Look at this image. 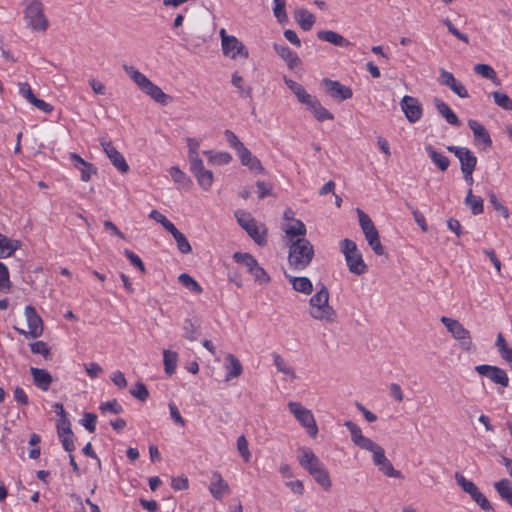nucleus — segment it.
<instances>
[{
    "label": "nucleus",
    "instance_id": "nucleus-1",
    "mask_svg": "<svg viewBox=\"0 0 512 512\" xmlns=\"http://www.w3.org/2000/svg\"><path fill=\"white\" fill-rule=\"evenodd\" d=\"M317 286L319 289L309 299V315L315 320L333 323L336 321L337 313L329 304V290L324 284Z\"/></svg>",
    "mask_w": 512,
    "mask_h": 512
},
{
    "label": "nucleus",
    "instance_id": "nucleus-2",
    "mask_svg": "<svg viewBox=\"0 0 512 512\" xmlns=\"http://www.w3.org/2000/svg\"><path fill=\"white\" fill-rule=\"evenodd\" d=\"M314 257V248L306 238L290 239L288 263L296 270L305 269Z\"/></svg>",
    "mask_w": 512,
    "mask_h": 512
},
{
    "label": "nucleus",
    "instance_id": "nucleus-3",
    "mask_svg": "<svg viewBox=\"0 0 512 512\" xmlns=\"http://www.w3.org/2000/svg\"><path fill=\"white\" fill-rule=\"evenodd\" d=\"M341 252L349 271L355 275H363L368 271V266L364 262L361 252L358 250L354 241L345 238L340 245Z\"/></svg>",
    "mask_w": 512,
    "mask_h": 512
},
{
    "label": "nucleus",
    "instance_id": "nucleus-4",
    "mask_svg": "<svg viewBox=\"0 0 512 512\" xmlns=\"http://www.w3.org/2000/svg\"><path fill=\"white\" fill-rule=\"evenodd\" d=\"M359 225L365 235V238L374 251V253L378 256H382L385 254V249L380 241L379 232L376 229L371 218L361 209H357Z\"/></svg>",
    "mask_w": 512,
    "mask_h": 512
},
{
    "label": "nucleus",
    "instance_id": "nucleus-5",
    "mask_svg": "<svg viewBox=\"0 0 512 512\" xmlns=\"http://www.w3.org/2000/svg\"><path fill=\"white\" fill-rule=\"evenodd\" d=\"M440 321L446 327L447 331L451 333L452 337L459 342V346L462 350L466 352L475 350L470 331L467 330L458 320L442 316Z\"/></svg>",
    "mask_w": 512,
    "mask_h": 512
},
{
    "label": "nucleus",
    "instance_id": "nucleus-6",
    "mask_svg": "<svg viewBox=\"0 0 512 512\" xmlns=\"http://www.w3.org/2000/svg\"><path fill=\"white\" fill-rule=\"evenodd\" d=\"M27 26L34 31L44 32L48 27V20L43 12V4L40 0H32L24 11Z\"/></svg>",
    "mask_w": 512,
    "mask_h": 512
},
{
    "label": "nucleus",
    "instance_id": "nucleus-7",
    "mask_svg": "<svg viewBox=\"0 0 512 512\" xmlns=\"http://www.w3.org/2000/svg\"><path fill=\"white\" fill-rule=\"evenodd\" d=\"M288 408L297 421L306 429L309 436L315 438L318 434V426L312 412L298 402H289Z\"/></svg>",
    "mask_w": 512,
    "mask_h": 512
},
{
    "label": "nucleus",
    "instance_id": "nucleus-8",
    "mask_svg": "<svg viewBox=\"0 0 512 512\" xmlns=\"http://www.w3.org/2000/svg\"><path fill=\"white\" fill-rule=\"evenodd\" d=\"M25 317L27 320V325H28L29 331L15 328L17 330V332L21 335H24L26 338L40 337L43 333V321L33 306L27 305L25 307Z\"/></svg>",
    "mask_w": 512,
    "mask_h": 512
},
{
    "label": "nucleus",
    "instance_id": "nucleus-9",
    "mask_svg": "<svg viewBox=\"0 0 512 512\" xmlns=\"http://www.w3.org/2000/svg\"><path fill=\"white\" fill-rule=\"evenodd\" d=\"M321 86L324 87L326 93L337 102L350 99L353 95L350 87L343 85L337 80L324 78L321 81Z\"/></svg>",
    "mask_w": 512,
    "mask_h": 512
},
{
    "label": "nucleus",
    "instance_id": "nucleus-10",
    "mask_svg": "<svg viewBox=\"0 0 512 512\" xmlns=\"http://www.w3.org/2000/svg\"><path fill=\"white\" fill-rule=\"evenodd\" d=\"M475 371L502 387H508L509 385V377L506 371L500 367L481 364L475 367Z\"/></svg>",
    "mask_w": 512,
    "mask_h": 512
},
{
    "label": "nucleus",
    "instance_id": "nucleus-11",
    "mask_svg": "<svg viewBox=\"0 0 512 512\" xmlns=\"http://www.w3.org/2000/svg\"><path fill=\"white\" fill-rule=\"evenodd\" d=\"M447 150L453 153L459 159L461 172H470L475 170L477 165V157L470 149L466 147L451 145L447 146Z\"/></svg>",
    "mask_w": 512,
    "mask_h": 512
},
{
    "label": "nucleus",
    "instance_id": "nucleus-12",
    "mask_svg": "<svg viewBox=\"0 0 512 512\" xmlns=\"http://www.w3.org/2000/svg\"><path fill=\"white\" fill-rule=\"evenodd\" d=\"M401 109L410 123L418 122L423 115V108L420 101L412 96L405 95L401 102Z\"/></svg>",
    "mask_w": 512,
    "mask_h": 512
},
{
    "label": "nucleus",
    "instance_id": "nucleus-13",
    "mask_svg": "<svg viewBox=\"0 0 512 512\" xmlns=\"http://www.w3.org/2000/svg\"><path fill=\"white\" fill-rule=\"evenodd\" d=\"M438 82L440 85L451 89L460 98L469 97V93L464 85L459 80H457L451 72L446 71L443 68L440 69Z\"/></svg>",
    "mask_w": 512,
    "mask_h": 512
},
{
    "label": "nucleus",
    "instance_id": "nucleus-14",
    "mask_svg": "<svg viewBox=\"0 0 512 512\" xmlns=\"http://www.w3.org/2000/svg\"><path fill=\"white\" fill-rule=\"evenodd\" d=\"M223 54L231 59L249 57V52L244 44L239 41L235 36L231 38H225L224 44L222 45Z\"/></svg>",
    "mask_w": 512,
    "mask_h": 512
},
{
    "label": "nucleus",
    "instance_id": "nucleus-15",
    "mask_svg": "<svg viewBox=\"0 0 512 512\" xmlns=\"http://www.w3.org/2000/svg\"><path fill=\"white\" fill-rule=\"evenodd\" d=\"M299 451H300V454L298 455L299 464L310 475L324 466V464L320 461V459L315 455V453L310 448L302 447Z\"/></svg>",
    "mask_w": 512,
    "mask_h": 512
},
{
    "label": "nucleus",
    "instance_id": "nucleus-16",
    "mask_svg": "<svg viewBox=\"0 0 512 512\" xmlns=\"http://www.w3.org/2000/svg\"><path fill=\"white\" fill-rule=\"evenodd\" d=\"M373 462L386 476L394 478L402 477L401 472L396 470L392 463L387 459L385 451L381 446L373 452Z\"/></svg>",
    "mask_w": 512,
    "mask_h": 512
},
{
    "label": "nucleus",
    "instance_id": "nucleus-17",
    "mask_svg": "<svg viewBox=\"0 0 512 512\" xmlns=\"http://www.w3.org/2000/svg\"><path fill=\"white\" fill-rule=\"evenodd\" d=\"M101 145L111 163L121 172L127 173L129 165L123 155L113 146L111 141L102 140Z\"/></svg>",
    "mask_w": 512,
    "mask_h": 512
},
{
    "label": "nucleus",
    "instance_id": "nucleus-18",
    "mask_svg": "<svg viewBox=\"0 0 512 512\" xmlns=\"http://www.w3.org/2000/svg\"><path fill=\"white\" fill-rule=\"evenodd\" d=\"M237 221L247 234L255 241V243L258 245H263L265 243V238L260 234L255 220L249 214L242 213V216H237Z\"/></svg>",
    "mask_w": 512,
    "mask_h": 512
},
{
    "label": "nucleus",
    "instance_id": "nucleus-19",
    "mask_svg": "<svg viewBox=\"0 0 512 512\" xmlns=\"http://www.w3.org/2000/svg\"><path fill=\"white\" fill-rule=\"evenodd\" d=\"M190 171L197 179L199 186L207 191L210 189L213 183V173L211 170L205 169L203 161L200 163H194L190 165Z\"/></svg>",
    "mask_w": 512,
    "mask_h": 512
},
{
    "label": "nucleus",
    "instance_id": "nucleus-20",
    "mask_svg": "<svg viewBox=\"0 0 512 512\" xmlns=\"http://www.w3.org/2000/svg\"><path fill=\"white\" fill-rule=\"evenodd\" d=\"M211 495L217 499H222L224 494L230 492L228 483L222 478L221 474L217 471L213 472L211 483L209 485Z\"/></svg>",
    "mask_w": 512,
    "mask_h": 512
},
{
    "label": "nucleus",
    "instance_id": "nucleus-21",
    "mask_svg": "<svg viewBox=\"0 0 512 512\" xmlns=\"http://www.w3.org/2000/svg\"><path fill=\"white\" fill-rule=\"evenodd\" d=\"M34 385L42 391H47L53 382L52 375L46 370L36 367L30 368Z\"/></svg>",
    "mask_w": 512,
    "mask_h": 512
},
{
    "label": "nucleus",
    "instance_id": "nucleus-22",
    "mask_svg": "<svg viewBox=\"0 0 512 512\" xmlns=\"http://www.w3.org/2000/svg\"><path fill=\"white\" fill-rule=\"evenodd\" d=\"M274 50L286 62L290 70H294L301 64V60L298 55L289 47L275 43Z\"/></svg>",
    "mask_w": 512,
    "mask_h": 512
},
{
    "label": "nucleus",
    "instance_id": "nucleus-23",
    "mask_svg": "<svg viewBox=\"0 0 512 512\" xmlns=\"http://www.w3.org/2000/svg\"><path fill=\"white\" fill-rule=\"evenodd\" d=\"M468 126L473 132L476 143L483 144L485 148L492 145L490 134L481 123L476 120H469Z\"/></svg>",
    "mask_w": 512,
    "mask_h": 512
},
{
    "label": "nucleus",
    "instance_id": "nucleus-24",
    "mask_svg": "<svg viewBox=\"0 0 512 512\" xmlns=\"http://www.w3.org/2000/svg\"><path fill=\"white\" fill-rule=\"evenodd\" d=\"M433 102L439 114H441L450 125L456 127L461 125V121L448 104L437 97L434 98Z\"/></svg>",
    "mask_w": 512,
    "mask_h": 512
},
{
    "label": "nucleus",
    "instance_id": "nucleus-25",
    "mask_svg": "<svg viewBox=\"0 0 512 512\" xmlns=\"http://www.w3.org/2000/svg\"><path fill=\"white\" fill-rule=\"evenodd\" d=\"M318 39L329 42L338 47H347L351 42L339 33L332 30H321L317 33Z\"/></svg>",
    "mask_w": 512,
    "mask_h": 512
},
{
    "label": "nucleus",
    "instance_id": "nucleus-26",
    "mask_svg": "<svg viewBox=\"0 0 512 512\" xmlns=\"http://www.w3.org/2000/svg\"><path fill=\"white\" fill-rule=\"evenodd\" d=\"M285 276L289 279L290 283L292 284V287L295 291L309 295L313 291V285L312 282L308 277L300 276V277H293L285 274Z\"/></svg>",
    "mask_w": 512,
    "mask_h": 512
},
{
    "label": "nucleus",
    "instance_id": "nucleus-27",
    "mask_svg": "<svg viewBox=\"0 0 512 512\" xmlns=\"http://www.w3.org/2000/svg\"><path fill=\"white\" fill-rule=\"evenodd\" d=\"M495 490L503 501L512 506V483L509 479L504 478L493 484Z\"/></svg>",
    "mask_w": 512,
    "mask_h": 512
},
{
    "label": "nucleus",
    "instance_id": "nucleus-28",
    "mask_svg": "<svg viewBox=\"0 0 512 512\" xmlns=\"http://www.w3.org/2000/svg\"><path fill=\"white\" fill-rule=\"evenodd\" d=\"M142 91L161 105H166L171 99L169 95L165 94L160 87L152 82H150Z\"/></svg>",
    "mask_w": 512,
    "mask_h": 512
},
{
    "label": "nucleus",
    "instance_id": "nucleus-29",
    "mask_svg": "<svg viewBox=\"0 0 512 512\" xmlns=\"http://www.w3.org/2000/svg\"><path fill=\"white\" fill-rule=\"evenodd\" d=\"M226 360L229 362V364L226 366V380L229 381L240 376L242 374L243 368L239 359L235 355L229 353L226 356Z\"/></svg>",
    "mask_w": 512,
    "mask_h": 512
},
{
    "label": "nucleus",
    "instance_id": "nucleus-30",
    "mask_svg": "<svg viewBox=\"0 0 512 512\" xmlns=\"http://www.w3.org/2000/svg\"><path fill=\"white\" fill-rule=\"evenodd\" d=\"M232 257L237 264L244 266L249 274L258 264L256 258L250 253L235 252Z\"/></svg>",
    "mask_w": 512,
    "mask_h": 512
},
{
    "label": "nucleus",
    "instance_id": "nucleus-31",
    "mask_svg": "<svg viewBox=\"0 0 512 512\" xmlns=\"http://www.w3.org/2000/svg\"><path fill=\"white\" fill-rule=\"evenodd\" d=\"M427 154L429 155L432 162L441 170L446 171L450 165L449 159L443 154L439 153L434 149L432 145L425 147Z\"/></svg>",
    "mask_w": 512,
    "mask_h": 512
},
{
    "label": "nucleus",
    "instance_id": "nucleus-32",
    "mask_svg": "<svg viewBox=\"0 0 512 512\" xmlns=\"http://www.w3.org/2000/svg\"><path fill=\"white\" fill-rule=\"evenodd\" d=\"M295 19L304 31H309L315 23V16L306 9L295 12Z\"/></svg>",
    "mask_w": 512,
    "mask_h": 512
},
{
    "label": "nucleus",
    "instance_id": "nucleus-33",
    "mask_svg": "<svg viewBox=\"0 0 512 512\" xmlns=\"http://www.w3.org/2000/svg\"><path fill=\"white\" fill-rule=\"evenodd\" d=\"M20 241L10 240L0 233V257H9L20 247Z\"/></svg>",
    "mask_w": 512,
    "mask_h": 512
},
{
    "label": "nucleus",
    "instance_id": "nucleus-34",
    "mask_svg": "<svg viewBox=\"0 0 512 512\" xmlns=\"http://www.w3.org/2000/svg\"><path fill=\"white\" fill-rule=\"evenodd\" d=\"M465 204L470 207L473 215H479L484 211L483 199L479 196H475L472 193V189H469L465 197Z\"/></svg>",
    "mask_w": 512,
    "mask_h": 512
},
{
    "label": "nucleus",
    "instance_id": "nucleus-35",
    "mask_svg": "<svg viewBox=\"0 0 512 512\" xmlns=\"http://www.w3.org/2000/svg\"><path fill=\"white\" fill-rule=\"evenodd\" d=\"M284 231L289 239H293V237L304 238L307 232L305 224L298 219L293 220V223L288 225Z\"/></svg>",
    "mask_w": 512,
    "mask_h": 512
},
{
    "label": "nucleus",
    "instance_id": "nucleus-36",
    "mask_svg": "<svg viewBox=\"0 0 512 512\" xmlns=\"http://www.w3.org/2000/svg\"><path fill=\"white\" fill-rule=\"evenodd\" d=\"M178 354L174 351L165 349L163 351L164 370L168 375H172L176 371Z\"/></svg>",
    "mask_w": 512,
    "mask_h": 512
},
{
    "label": "nucleus",
    "instance_id": "nucleus-37",
    "mask_svg": "<svg viewBox=\"0 0 512 512\" xmlns=\"http://www.w3.org/2000/svg\"><path fill=\"white\" fill-rule=\"evenodd\" d=\"M473 69L476 74L491 80L496 85H500V80L497 78L495 70L490 65L476 64Z\"/></svg>",
    "mask_w": 512,
    "mask_h": 512
},
{
    "label": "nucleus",
    "instance_id": "nucleus-38",
    "mask_svg": "<svg viewBox=\"0 0 512 512\" xmlns=\"http://www.w3.org/2000/svg\"><path fill=\"white\" fill-rule=\"evenodd\" d=\"M199 328L198 320L185 319L183 323L184 337L190 341L196 340L199 335Z\"/></svg>",
    "mask_w": 512,
    "mask_h": 512
},
{
    "label": "nucleus",
    "instance_id": "nucleus-39",
    "mask_svg": "<svg viewBox=\"0 0 512 512\" xmlns=\"http://www.w3.org/2000/svg\"><path fill=\"white\" fill-rule=\"evenodd\" d=\"M126 73L143 90L151 81L133 66H124Z\"/></svg>",
    "mask_w": 512,
    "mask_h": 512
},
{
    "label": "nucleus",
    "instance_id": "nucleus-40",
    "mask_svg": "<svg viewBox=\"0 0 512 512\" xmlns=\"http://www.w3.org/2000/svg\"><path fill=\"white\" fill-rule=\"evenodd\" d=\"M186 142H187V147H188V159H189L190 165L194 164V163L199 164L200 161H202V159L199 157V153H198V149L200 147V142L197 139L191 138V137H188L186 139Z\"/></svg>",
    "mask_w": 512,
    "mask_h": 512
},
{
    "label": "nucleus",
    "instance_id": "nucleus-41",
    "mask_svg": "<svg viewBox=\"0 0 512 512\" xmlns=\"http://www.w3.org/2000/svg\"><path fill=\"white\" fill-rule=\"evenodd\" d=\"M311 476L325 491H328L331 488L332 483L329 471L325 468V466L311 474Z\"/></svg>",
    "mask_w": 512,
    "mask_h": 512
},
{
    "label": "nucleus",
    "instance_id": "nucleus-42",
    "mask_svg": "<svg viewBox=\"0 0 512 512\" xmlns=\"http://www.w3.org/2000/svg\"><path fill=\"white\" fill-rule=\"evenodd\" d=\"M273 360L274 365L276 366L277 370L287 376H290L291 378H296L295 371L292 367L288 366L285 360L281 357L280 354L274 353L273 354Z\"/></svg>",
    "mask_w": 512,
    "mask_h": 512
},
{
    "label": "nucleus",
    "instance_id": "nucleus-43",
    "mask_svg": "<svg viewBox=\"0 0 512 512\" xmlns=\"http://www.w3.org/2000/svg\"><path fill=\"white\" fill-rule=\"evenodd\" d=\"M178 279L179 282L188 288L191 292L196 294L202 293V287L189 274L182 273L179 275Z\"/></svg>",
    "mask_w": 512,
    "mask_h": 512
},
{
    "label": "nucleus",
    "instance_id": "nucleus-44",
    "mask_svg": "<svg viewBox=\"0 0 512 512\" xmlns=\"http://www.w3.org/2000/svg\"><path fill=\"white\" fill-rule=\"evenodd\" d=\"M494 102L501 108L512 111V99L504 92L494 91L492 93Z\"/></svg>",
    "mask_w": 512,
    "mask_h": 512
},
{
    "label": "nucleus",
    "instance_id": "nucleus-45",
    "mask_svg": "<svg viewBox=\"0 0 512 512\" xmlns=\"http://www.w3.org/2000/svg\"><path fill=\"white\" fill-rule=\"evenodd\" d=\"M474 502L485 512H494V508L486 496L477 489L471 496Z\"/></svg>",
    "mask_w": 512,
    "mask_h": 512
},
{
    "label": "nucleus",
    "instance_id": "nucleus-46",
    "mask_svg": "<svg viewBox=\"0 0 512 512\" xmlns=\"http://www.w3.org/2000/svg\"><path fill=\"white\" fill-rule=\"evenodd\" d=\"M99 410L102 414L107 412L112 414H121L123 412L122 405L117 401V399H113L104 403H101L99 406Z\"/></svg>",
    "mask_w": 512,
    "mask_h": 512
},
{
    "label": "nucleus",
    "instance_id": "nucleus-47",
    "mask_svg": "<svg viewBox=\"0 0 512 512\" xmlns=\"http://www.w3.org/2000/svg\"><path fill=\"white\" fill-rule=\"evenodd\" d=\"M455 479L457 484L462 488V490L468 493L470 496L478 489V487L472 481L466 479L459 472L455 473Z\"/></svg>",
    "mask_w": 512,
    "mask_h": 512
},
{
    "label": "nucleus",
    "instance_id": "nucleus-48",
    "mask_svg": "<svg viewBox=\"0 0 512 512\" xmlns=\"http://www.w3.org/2000/svg\"><path fill=\"white\" fill-rule=\"evenodd\" d=\"M250 275L253 277L255 282L259 283L260 285L268 284L271 280L268 273L265 271V269L263 267H261L259 265V263L257 264L256 267H254V269H253L252 273H250Z\"/></svg>",
    "mask_w": 512,
    "mask_h": 512
},
{
    "label": "nucleus",
    "instance_id": "nucleus-49",
    "mask_svg": "<svg viewBox=\"0 0 512 512\" xmlns=\"http://www.w3.org/2000/svg\"><path fill=\"white\" fill-rule=\"evenodd\" d=\"M231 82H232L233 86H235L236 88L239 89L240 95L242 97H249V98H251V96H252V88L251 87L244 88L242 86L243 78L237 72L232 74Z\"/></svg>",
    "mask_w": 512,
    "mask_h": 512
},
{
    "label": "nucleus",
    "instance_id": "nucleus-50",
    "mask_svg": "<svg viewBox=\"0 0 512 512\" xmlns=\"http://www.w3.org/2000/svg\"><path fill=\"white\" fill-rule=\"evenodd\" d=\"M130 394L136 399L144 402L149 397V391L144 383L137 382L135 386L130 390Z\"/></svg>",
    "mask_w": 512,
    "mask_h": 512
},
{
    "label": "nucleus",
    "instance_id": "nucleus-51",
    "mask_svg": "<svg viewBox=\"0 0 512 512\" xmlns=\"http://www.w3.org/2000/svg\"><path fill=\"white\" fill-rule=\"evenodd\" d=\"M489 202L493 206V208L504 218L509 217V210L507 207H505L496 197L495 193L493 191H490L488 193Z\"/></svg>",
    "mask_w": 512,
    "mask_h": 512
},
{
    "label": "nucleus",
    "instance_id": "nucleus-52",
    "mask_svg": "<svg viewBox=\"0 0 512 512\" xmlns=\"http://www.w3.org/2000/svg\"><path fill=\"white\" fill-rule=\"evenodd\" d=\"M176 241L177 248L182 254H188L192 251L191 245L186 236L182 232H178L173 237Z\"/></svg>",
    "mask_w": 512,
    "mask_h": 512
},
{
    "label": "nucleus",
    "instance_id": "nucleus-53",
    "mask_svg": "<svg viewBox=\"0 0 512 512\" xmlns=\"http://www.w3.org/2000/svg\"><path fill=\"white\" fill-rule=\"evenodd\" d=\"M30 349L33 354H40L45 359H50L51 352L47 344L43 341H36L30 344Z\"/></svg>",
    "mask_w": 512,
    "mask_h": 512
},
{
    "label": "nucleus",
    "instance_id": "nucleus-54",
    "mask_svg": "<svg viewBox=\"0 0 512 512\" xmlns=\"http://www.w3.org/2000/svg\"><path fill=\"white\" fill-rule=\"evenodd\" d=\"M274 7L273 13L276 19L281 23L287 20V13L285 10L286 1L285 0H273Z\"/></svg>",
    "mask_w": 512,
    "mask_h": 512
},
{
    "label": "nucleus",
    "instance_id": "nucleus-55",
    "mask_svg": "<svg viewBox=\"0 0 512 512\" xmlns=\"http://www.w3.org/2000/svg\"><path fill=\"white\" fill-rule=\"evenodd\" d=\"M170 175L175 183H178L182 186H185L187 184L191 183V180L186 176V174L181 171L177 166H173L170 169Z\"/></svg>",
    "mask_w": 512,
    "mask_h": 512
},
{
    "label": "nucleus",
    "instance_id": "nucleus-56",
    "mask_svg": "<svg viewBox=\"0 0 512 512\" xmlns=\"http://www.w3.org/2000/svg\"><path fill=\"white\" fill-rule=\"evenodd\" d=\"M11 287V282L9 279V271L7 266L0 262V291H7Z\"/></svg>",
    "mask_w": 512,
    "mask_h": 512
},
{
    "label": "nucleus",
    "instance_id": "nucleus-57",
    "mask_svg": "<svg viewBox=\"0 0 512 512\" xmlns=\"http://www.w3.org/2000/svg\"><path fill=\"white\" fill-rule=\"evenodd\" d=\"M443 24L447 27L448 31L455 36L457 39L463 41L464 43H469V38L466 34L460 32L456 26L449 20L448 18L443 20Z\"/></svg>",
    "mask_w": 512,
    "mask_h": 512
},
{
    "label": "nucleus",
    "instance_id": "nucleus-58",
    "mask_svg": "<svg viewBox=\"0 0 512 512\" xmlns=\"http://www.w3.org/2000/svg\"><path fill=\"white\" fill-rule=\"evenodd\" d=\"M96 422L97 415L91 412H87L84 414V418L81 420L82 425L88 430L90 433L95 432L96 430Z\"/></svg>",
    "mask_w": 512,
    "mask_h": 512
},
{
    "label": "nucleus",
    "instance_id": "nucleus-59",
    "mask_svg": "<svg viewBox=\"0 0 512 512\" xmlns=\"http://www.w3.org/2000/svg\"><path fill=\"white\" fill-rule=\"evenodd\" d=\"M237 449L240 455L243 457L244 461L248 462L250 459V451L248 449V442L244 435H241L237 439Z\"/></svg>",
    "mask_w": 512,
    "mask_h": 512
},
{
    "label": "nucleus",
    "instance_id": "nucleus-60",
    "mask_svg": "<svg viewBox=\"0 0 512 512\" xmlns=\"http://www.w3.org/2000/svg\"><path fill=\"white\" fill-rule=\"evenodd\" d=\"M344 426L350 431L351 440L355 444L363 436L361 428L354 422L348 420Z\"/></svg>",
    "mask_w": 512,
    "mask_h": 512
},
{
    "label": "nucleus",
    "instance_id": "nucleus-61",
    "mask_svg": "<svg viewBox=\"0 0 512 512\" xmlns=\"http://www.w3.org/2000/svg\"><path fill=\"white\" fill-rule=\"evenodd\" d=\"M224 136H225V139L227 141V143L229 144V146L231 148H233L235 151L238 150L241 146H243L244 144L239 140V138L237 137V135L229 130V129H226L224 131Z\"/></svg>",
    "mask_w": 512,
    "mask_h": 512
},
{
    "label": "nucleus",
    "instance_id": "nucleus-62",
    "mask_svg": "<svg viewBox=\"0 0 512 512\" xmlns=\"http://www.w3.org/2000/svg\"><path fill=\"white\" fill-rule=\"evenodd\" d=\"M356 446H358L361 449L374 452L378 449L380 445L372 441L370 438L365 437L364 435L355 443Z\"/></svg>",
    "mask_w": 512,
    "mask_h": 512
},
{
    "label": "nucleus",
    "instance_id": "nucleus-63",
    "mask_svg": "<svg viewBox=\"0 0 512 512\" xmlns=\"http://www.w3.org/2000/svg\"><path fill=\"white\" fill-rule=\"evenodd\" d=\"M256 186L259 199H264L265 197L272 194L273 185L271 183L257 181Z\"/></svg>",
    "mask_w": 512,
    "mask_h": 512
},
{
    "label": "nucleus",
    "instance_id": "nucleus-64",
    "mask_svg": "<svg viewBox=\"0 0 512 512\" xmlns=\"http://www.w3.org/2000/svg\"><path fill=\"white\" fill-rule=\"evenodd\" d=\"M59 438L61 439V443L65 451L71 453L75 450L73 431H71V433L68 432L63 436H59Z\"/></svg>",
    "mask_w": 512,
    "mask_h": 512
}]
</instances>
